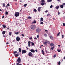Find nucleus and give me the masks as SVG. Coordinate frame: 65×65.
<instances>
[{"label": "nucleus", "mask_w": 65, "mask_h": 65, "mask_svg": "<svg viewBox=\"0 0 65 65\" xmlns=\"http://www.w3.org/2000/svg\"><path fill=\"white\" fill-rule=\"evenodd\" d=\"M44 44L45 45H47V42H43Z\"/></svg>", "instance_id": "aec40b11"}, {"label": "nucleus", "mask_w": 65, "mask_h": 65, "mask_svg": "<svg viewBox=\"0 0 65 65\" xmlns=\"http://www.w3.org/2000/svg\"><path fill=\"white\" fill-rule=\"evenodd\" d=\"M33 53L31 52H30L28 53V55L30 57H32V56H33Z\"/></svg>", "instance_id": "0eeeda50"}, {"label": "nucleus", "mask_w": 65, "mask_h": 65, "mask_svg": "<svg viewBox=\"0 0 65 65\" xmlns=\"http://www.w3.org/2000/svg\"><path fill=\"white\" fill-rule=\"evenodd\" d=\"M36 26L33 24H32L30 26V28L32 30H34L35 28H36Z\"/></svg>", "instance_id": "f257e3e1"}, {"label": "nucleus", "mask_w": 65, "mask_h": 65, "mask_svg": "<svg viewBox=\"0 0 65 65\" xmlns=\"http://www.w3.org/2000/svg\"><path fill=\"white\" fill-rule=\"evenodd\" d=\"M61 50L60 49H58L57 50V51L58 52H61Z\"/></svg>", "instance_id": "c756f323"}, {"label": "nucleus", "mask_w": 65, "mask_h": 65, "mask_svg": "<svg viewBox=\"0 0 65 65\" xmlns=\"http://www.w3.org/2000/svg\"><path fill=\"white\" fill-rule=\"evenodd\" d=\"M12 34V32H10L9 33V35H10L11 34Z\"/></svg>", "instance_id": "5701e85b"}, {"label": "nucleus", "mask_w": 65, "mask_h": 65, "mask_svg": "<svg viewBox=\"0 0 65 65\" xmlns=\"http://www.w3.org/2000/svg\"><path fill=\"white\" fill-rule=\"evenodd\" d=\"M21 35L22 36H23V37H24V36H25V35H24V34H21Z\"/></svg>", "instance_id": "473e14b6"}, {"label": "nucleus", "mask_w": 65, "mask_h": 65, "mask_svg": "<svg viewBox=\"0 0 65 65\" xmlns=\"http://www.w3.org/2000/svg\"><path fill=\"white\" fill-rule=\"evenodd\" d=\"M62 5L63 6H65V3H62Z\"/></svg>", "instance_id": "4c0bfd02"}, {"label": "nucleus", "mask_w": 65, "mask_h": 65, "mask_svg": "<svg viewBox=\"0 0 65 65\" xmlns=\"http://www.w3.org/2000/svg\"><path fill=\"white\" fill-rule=\"evenodd\" d=\"M28 19H32V17H30V16H28Z\"/></svg>", "instance_id": "412c9836"}, {"label": "nucleus", "mask_w": 65, "mask_h": 65, "mask_svg": "<svg viewBox=\"0 0 65 65\" xmlns=\"http://www.w3.org/2000/svg\"><path fill=\"white\" fill-rule=\"evenodd\" d=\"M63 25L64 26H65V23H63Z\"/></svg>", "instance_id": "3c124183"}, {"label": "nucleus", "mask_w": 65, "mask_h": 65, "mask_svg": "<svg viewBox=\"0 0 65 65\" xmlns=\"http://www.w3.org/2000/svg\"><path fill=\"white\" fill-rule=\"evenodd\" d=\"M34 11V12H37V10H36V9H34L33 10Z\"/></svg>", "instance_id": "b1692460"}, {"label": "nucleus", "mask_w": 65, "mask_h": 65, "mask_svg": "<svg viewBox=\"0 0 65 65\" xmlns=\"http://www.w3.org/2000/svg\"><path fill=\"white\" fill-rule=\"evenodd\" d=\"M15 34H16L17 35H18L19 34V32H16L15 33Z\"/></svg>", "instance_id": "c9c22d12"}, {"label": "nucleus", "mask_w": 65, "mask_h": 65, "mask_svg": "<svg viewBox=\"0 0 65 65\" xmlns=\"http://www.w3.org/2000/svg\"><path fill=\"white\" fill-rule=\"evenodd\" d=\"M36 22L35 21V20H34V21L31 23V24H36Z\"/></svg>", "instance_id": "ddd939ff"}, {"label": "nucleus", "mask_w": 65, "mask_h": 65, "mask_svg": "<svg viewBox=\"0 0 65 65\" xmlns=\"http://www.w3.org/2000/svg\"><path fill=\"white\" fill-rule=\"evenodd\" d=\"M60 7L61 8H63V7H64V6H63V5H60Z\"/></svg>", "instance_id": "dca6fc26"}, {"label": "nucleus", "mask_w": 65, "mask_h": 65, "mask_svg": "<svg viewBox=\"0 0 65 65\" xmlns=\"http://www.w3.org/2000/svg\"><path fill=\"white\" fill-rule=\"evenodd\" d=\"M28 46L29 47H30L31 46V42L30 41H29L28 42Z\"/></svg>", "instance_id": "1a4fd4ad"}, {"label": "nucleus", "mask_w": 65, "mask_h": 65, "mask_svg": "<svg viewBox=\"0 0 65 65\" xmlns=\"http://www.w3.org/2000/svg\"><path fill=\"white\" fill-rule=\"evenodd\" d=\"M31 45H32V46H34V43L33 42H31Z\"/></svg>", "instance_id": "393cba45"}, {"label": "nucleus", "mask_w": 65, "mask_h": 65, "mask_svg": "<svg viewBox=\"0 0 65 65\" xmlns=\"http://www.w3.org/2000/svg\"><path fill=\"white\" fill-rule=\"evenodd\" d=\"M26 48H27V50H28V47H26Z\"/></svg>", "instance_id": "0e129e2a"}, {"label": "nucleus", "mask_w": 65, "mask_h": 65, "mask_svg": "<svg viewBox=\"0 0 65 65\" xmlns=\"http://www.w3.org/2000/svg\"><path fill=\"white\" fill-rule=\"evenodd\" d=\"M7 5L8 6H9V3H8V4Z\"/></svg>", "instance_id": "49530a36"}, {"label": "nucleus", "mask_w": 65, "mask_h": 65, "mask_svg": "<svg viewBox=\"0 0 65 65\" xmlns=\"http://www.w3.org/2000/svg\"><path fill=\"white\" fill-rule=\"evenodd\" d=\"M19 52H22V50H21V48H19Z\"/></svg>", "instance_id": "a211bd4d"}, {"label": "nucleus", "mask_w": 65, "mask_h": 65, "mask_svg": "<svg viewBox=\"0 0 65 65\" xmlns=\"http://www.w3.org/2000/svg\"><path fill=\"white\" fill-rule=\"evenodd\" d=\"M61 64V62L60 61H59L58 62V64L59 65H60V64Z\"/></svg>", "instance_id": "58836bf2"}, {"label": "nucleus", "mask_w": 65, "mask_h": 65, "mask_svg": "<svg viewBox=\"0 0 65 65\" xmlns=\"http://www.w3.org/2000/svg\"><path fill=\"white\" fill-rule=\"evenodd\" d=\"M54 47H55V46H53V47H51V48L52 50H54Z\"/></svg>", "instance_id": "c85d7f7f"}, {"label": "nucleus", "mask_w": 65, "mask_h": 65, "mask_svg": "<svg viewBox=\"0 0 65 65\" xmlns=\"http://www.w3.org/2000/svg\"><path fill=\"white\" fill-rule=\"evenodd\" d=\"M17 61L18 63H20L21 62V58L20 57H19L17 59Z\"/></svg>", "instance_id": "7ed1b4c3"}, {"label": "nucleus", "mask_w": 65, "mask_h": 65, "mask_svg": "<svg viewBox=\"0 0 65 65\" xmlns=\"http://www.w3.org/2000/svg\"><path fill=\"white\" fill-rule=\"evenodd\" d=\"M45 12L46 13H47V12H48V10H46L45 11Z\"/></svg>", "instance_id": "603ef678"}, {"label": "nucleus", "mask_w": 65, "mask_h": 65, "mask_svg": "<svg viewBox=\"0 0 65 65\" xmlns=\"http://www.w3.org/2000/svg\"><path fill=\"white\" fill-rule=\"evenodd\" d=\"M42 54L43 55H45V54H44V52H43L42 53Z\"/></svg>", "instance_id": "de8ad7c7"}, {"label": "nucleus", "mask_w": 65, "mask_h": 65, "mask_svg": "<svg viewBox=\"0 0 65 65\" xmlns=\"http://www.w3.org/2000/svg\"><path fill=\"white\" fill-rule=\"evenodd\" d=\"M47 1L48 2H51V1H52L51 0H48Z\"/></svg>", "instance_id": "e433bc0d"}, {"label": "nucleus", "mask_w": 65, "mask_h": 65, "mask_svg": "<svg viewBox=\"0 0 65 65\" xmlns=\"http://www.w3.org/2000/svg\"><path fill=\"white\" fill-rule=\"evenodd\" d=\"M60 32H59V33L57 34V36H59V35H60Z\"/></svg>", "instance_id": "72a5a7b5"}, {"label": "nucleus", "mask_w": 65, "mask_h": 65, "mask_svg": "<svg viewBox=\"0 0 65 65\" xmlns=\"http://www.w3.org/2000/svg\"><path fill=\"white\" fill-rule=\"evenodd\" d=\"M16 65H22V64H19V63H17Z\"/></svg>", "instance_id": "a878e982"}, {"label": "nucleus", "mask_w": 65, "mask_h": 65, "mask_svg": "<svg viewBox=\"0 0 65 65\" xmlns=\"http://www.w3.org/2000/svg\"><path fill=\"white\" fill-rule=\"evenodd\" d=\"M44 36H47V34H45Z\"/></svg>", "instance_id": "c03bdc74"}, {"label": "nucleus", "mask_w": 65, "mask_h": 65, "mask_svg": "<svg viewBox=\"0 0 65 65\" xmlns=\"http://www.w3.org/2000/svg\"><path fill=\"white\" fill-rule=\"evenodd\" d=\"M35 51H36V52H38V51L37 50H35Z\"/></svg>", "instance_id": "13d9d810"}, {"label": "nucleus", "mask_w": 65, "mask_h": 65, "mask_svg": "<svg viewBox=\"0 0 65 65\" xmlns=\"http://www.w3.org/2000/svg\"><path fill=\"white\" fill-rule=\"evenodd\" d=\"M37 38H38L39 37V36L38 35H37Z\"/></svg>", "instance_id": "4d7b16f0"}, {"label": "nucleus", "mask_w": 65, "mask_h": 65, "mask_svg": "<svg viewBox=\"0 0 65 65\" xmlns=\"http://www.w3.org/2000/svg\"><path fill=\"white\" fill-rule=\"evenodd\" d=\"M41 1L42 2H45V1L44 0H42Z\"/></svg>", "instance_id": "ea45409f"}, {"label": "nucleus", "mask_w": 65, "mask_h": 65, "mask_svg": "<svg viewBox=\"0 0 65 65\" xmlns=\"http://www.w3.org/2000/svg\"><path fill=\"white\" fill-rule=\"evenodd\" d=\"M59 14H60V13H59V12H58V15H59Z\"/></svg>", "instance_id": "e2e57ef3"}, {"label": "nucleus", "mask_w": 65, "mask_h": 65, "mask_svg": "<svg viewBox=\"0 0 65 65\" xmlns=\"http://www.w3.org/2000/svg\"><path fill=\"white\" fill-rule=\"evenodd\" d=\"M3 7H5V3H3Z\"/></svg>", "instance_id": "7c9ffc66"}, {"label": "nucleus", "mask_w": 65, "mask_h": 65, "mask_svg": "<svg viewBox=\"0 0 65 65\" xmlns=\"http://www.w3.org/2000/svg\"><path fill=\"white\" fill-rule=\"evenodd\" d=\"M27 53V51L25 50H22V54H26Z\"/></svg>", "instance_id": "423d86ee"}, {"label": "nucleus", "mask_w": 65, "mask_h": 65, "mask_svg": "<svg viewBox=\"0 0 65 65\" xmlns=\"http://www.w3.org/2000/svg\"><path fill=\"white\" fill-rule=\"evenodd\" d=\"M29 39L31 40V39H32V37H31L29 38Z\"/></svg>", "instance_id": "8fccbe9b"}, {"label": "nucleus", "mask_w": 65, "mask_h": 65, "mask_svg": "<svg viewBox=\"0 0 65 65\" xmlns=\"http://www.w3.org/2000/svg\"><path fill=\"white\" fill-rule=\"evenodd\" d=\"M45 32H48V31L47 30H45Z\"/></svg>", "instance_id": "052dcab7"}, {"label": "nucleus", "mask_w": 65, "mask_h": 65, "mask_svg": "<svg viewBox=\"0 0 65 65\" xmlns=\"http://www.w3.org/2000/svg\"><path fill=\"white\" fill-rule=\"evenodd\" d=\"M7 30H9V28H7Z\"/></svg>", "instance_id": "69168bd1"}, {"label": "nucleus", "mask_w": 65, "mask_h": 65, "mask_svg": "<svg viewBox=\"0 0 65 65\" xmlns=\"http://www.w3.org/2000/svg\"><path fill=\"white\" fill-rule=\"evenodd\" d=\"M3 37H5V35H4L3 36Z\"/></svg>", "instance_id": "338daca9"}, {"label": "nucleus", "mask_w": 65, "mask_h": 65, "mask_svg": "<svg viewBox=\"0 0 65 65\" xmlns=\"http://www.w3.org/2000/svg\"><path fill=\"white\" fill-rule=\"evenodd\" d=\"M56 57V54H55L53 56V57H54V58H55V57Z\"/></svg>", "instance_id": "a19ab883"}, {"label": "nucleus", "mask_w": 65, "mask_h": 65, "mask_svg": "<svg viewBox=\"0 0 65 65\" xmlns=\"http://www.w3.org/2000/svg\"><path fill=\"white\" fill-rule=\"evenodd\" d=\"M6 44H9V43L8 42H7L6 43Z\"/></svg>", "instance_id": "6e6d98bb"}, {"label": "nucleus", "mask_w": 65, "mask_h": 65, "mask_svg": "<svg viewBox=\"0 0 65 65\" xmlns=\"http://www.w3.org/2000/svg\"><path fill=\"white\" fill-rule=\"evenodd\" d=\"M30 51L32 53H35V50L34 49H31Z\"/></svg>", "instance_id": "9d476101"}, {"label": "nucleus", "mask_w": 65, "mask_h": 65, "mask_svg": "<svg viewBox=\"0 0 65 65\" xmlns=\"http://www.w3.org/2000/svg\"><path fill=\"white\" fill-rule=\"evenodd\" d=\"M27 4H25L23 6H24V7H26V6H27Z\"/></svg>", "instance_id": "cd10ccee"}, {"label": "nucleus", "mask_w": 65, "mask_h": 65, "mask_svg": "<svg viewBox=\"0 0 65 65\" xmlns=\"http://www.w3.org/2000/svg\"><path fill=\"white\" fill-rule=\"evenodd\" d=\"M43 18H40V22H43Z\"/></svg>", "instance_id": "4468645a"}, {"label": "nucleus", "mask_w": 65, "mask_h": 65, "mask_svg": "<svg viewBox=\"0 0 65 65\" xmlns=\"http://www.w3.org/2000/svg\"><path fill=\"white\" fill-rule=\"evenodd\" d=\"M20 40V37L19 36H17L16 37V40L17 41L19 42Z\"/></svg>", "instance_id": "39448f33"}, {"label": "nucleus", "mask_w": 65, "mask_h": 65, "mask_svg": "<svg viewBox=\"0 0 65 65\" xmlns=\"http://www.w3.org/2000/svg\"><path fill=\"white\" fill-rule=\"evenodd\" d=\"M16 53H17V51H14V53L13 54L14 55H15V54H16Z\"/></svg>", "instance_id": "bb28decb"}, {"label": "nucleus", "mask_w": 65, "mask_h": 65, "mask_svg": "<svg viewBox=\"0 0 65 65\" xmlns=\"http://www.w3.org/2000/svg\"><path fill=\"white\" fill-rule=\"evenodd\" d=\"M52 7H53V5H51L50 6V8H51Z\"/></svg>", "instance_id": "37998d69"}, {"label": "nucleus", "mask_w": 65, "mask_h": 65, "mask_svg": "<svg viewBox=\"0 0 65 65\" xmlns=\"http://www.w3.org/2000/svg\"><path fill=\"white\" fill-rule=\"evenodd\" d=\"M62 38H64V35H62Z\"/></svg>", "instance_id": "09e8293b"}, {"label": "nucleus", "mask_w": 65, "mask_h": 65, "mask_svg": "<svg viewBox=\"0 0 65 65\" xmlns=\"http://www.w3.org/2000/svg\"><path fill=\"white\" fill-rule=\"evenodd\" d=\"M5 33H6V31H3L2 32V34L3 35L5 34Z\"/></svg>", "instance_id": "2eb2a0df"}, {"label": "nucleus", "mask_w": 65, "mask_h": 65, "mask_svg": "<svg viewBox=\"0 0 65 65\" xmlns=\"http://www.w3.org/2000/svg\"><path fill=\"white\" fill-rule=\"evenodd\" d=\"M34 39H36H36H37V38L35 37L34 38Z\"/></svg>", "instance_id": "5fc2aeb1"}, {"label": "nucleus", "mask_w": 65, "mask_h": 65, "mask_svg": "<svg viewBox=\"0 0 65 65\" xmlns=\"http://www.w3.org/2000/svg\"><path fill=\"white\" fill-rule=\"evenodd\" d=\"M37 29H36V31L37 33H39V32H40V31H41V29H39V27H38Z\"/></svg>", "instance_id": "f03ea898"}, {"label": "nucleus", "mask_w": 65, "mask_h": 65, "mask_svg": "<svg viewBox=\"0 0 65 65\" xmlns=\"http://www.w3.org/2000/svg\"><path fill=\"white\" fill-rule=\"evenodd\" d=\"M44 5V3L43 2H42L41 3V5Z\"/></svg>", "instance_id": "6ab92c4d"}, {"label": "nucleus", "mask_w": 65, "mask_h": 65, "mask_svg": "<svg viewBox=\"0 0 65 65\" xmlns=\"http://www.w3.org/2000/svg\"><path fill=\"white\" fill-rule=\"evenodd\" d=\"M2 26H3V28H6V26L4 25H3Z\"/></svg>", "instance_id": "4be33fe9"}, {"label": "nucleus", "mask_w": 65, "mask_h": 65, "mask_svg": "<svg viewBox=\"0 0 65 65\" xmlns=\"http://www.w3.org/2000/svg\"><path fill=\"white\" fill-rule=\"evenodd\" d=\"M4 18V15L2 17V19H3V18Z\"/></svg>", "instance_id": "864d4df0"}, {"label": "nucleus", "mask_w": 65, "mask_h": 65, "mask_svg": "<svg viewBox=\"0 0 65 65\" xmlns=\"http://www.w3.org/2000/svg\"><path fill=\"white\" fill-rule=\"evenodd\" d=\"M14 1H15L17 2L18 1L17 0H14Z\"/></svg>", "instance_id": "774afa93"}, {"label": "nucleus", "mask_w": 65, "mask_h": 65, "mask_svg": "<svg viewBox=\"0 0 65 65\" xmlns=\"http://www.w3.org/2000/svg\"><path fill=\"white\" fill-rule=\"evenodd\" d=\"M50 15H50V14H47V17H48V16H50Z\"/></svg>", "instance_id": "79ce46f5"}, {"label": "nucleus", "mask_w": 65, "mask_h": 65, "mask_svg": "<svg viewBox=\"0 0 65 65\" xmlns=\"http://www.w3.org/2000/svg\"><path fill=\"white\" fill-rule=\"evenodd\" d=\"M60 7V5H59L58 6H57L55 7V8H56V9H59V8Z\"/></svg>", "instance_id": "9b49d317"}, {"label": "nucleus", "mask_w": 65, "mask_h": 65, "mask_svg": "<svg viewBox=\"0 0 65 65\" xmlns=\"http://www.w3.org/2000/svg\"><path fill=\"white\" fill-rule=\"evenodd\" d=\"M19 15H20V13H19V12H15V17H17L19 16Z\"/></svg>", "instance_id": "20e7f679"}, {"label": "nucleus", "mask_w": 65, "mask_h": 65, "mask_svg": "<svg viewBox=\"0 0 65 65\" xmlns=\"http://www.w3.org/2000/svg\"><path fill=\"white\" fill-rule=\"evenodd\" d=\"M50 39H51L52 40H53V37H52V36H50Z\"/></svg>", "instance_id": "f3484780"}, {"label": "nucleus", "mask_w": 65, "mask_h": 65, "mask_svg": "<svg viewBox=\"0 0 65 65\" xmlns=\"http://www.w3.org/2000/svg\"><path fill=\"white\" fill-rule=\"evenodd\" d=\"M42 8V7H38V11H39V12H40V11H41V8Z\"/></svg>", "instance_id": "6e6552de"}, {"label": "nucleus", "mask_w": 65, "mask_h": 65, "mask_svg": "<svg viewBox=\"0 0 65 65\" xmlns=\"http://www.w3.org/2000/svg\"><path fill=\"white\" fill-rule=\"evenodd\" d=\"M6 14L7 15L8 14V13L7 12H5Z\"/></svg>", "instance_id": "2f4dec72"}, {"label": "nucleus", "mask_w": 65, "mask_h": 65, "mask_svg": "<svg viewBox=\"0 0 65 65\" xmlns=\"http://www.w3.org/2000/svg\"><path fill=\"white\" fill-rule=\"evenodd\" d=\"M51 46H55L54 45V44L53 43H51L50 44Z\"/></svg>", "instance_id": "f8f14e48"}, {"label": "nucleus", "mask_w": 65, "mask_h": 65, "mask_svg": "<svg viewBox=\"0 0 65 65\" xmlns=\"http://www.w3.org/2000/svg\"><path fill=\"white\" fill-rule=\"evenodd\" d=\"M15 57H18V54H15Z\"/></svg>", "instance_id": "f704fd0d"}, {"label": "nucleus", "mask_w": 65, "mask_h": 65, "mask_svg": "<svg viewBox=\"0 0 65 65\" xmlns=\"http://www.w3.org/2000/svg\"><path fill=\"white\" fill-rule=\"evenodd\" d=\"M63 59H64V60H65V56H64L63 58Z\"/></svg>", "instance_id": "680f3d73"}, {"label": "nucleus", "mask_w": 65, "mask_h": 65, "mask_svg": "<svg viewBox=\"0 0 65 65\" xmlns=\"http://www.w3.org/2000/svg\"><path fill=\"white\" fill-rule=\"evenodd\" d=\"M8 7V6L7 5L5 6L6 7V8H7Z\"/></svg>", "instance_id": "bf43d9fd"}, {"label": "nucleus", "mask_w": 65, "mask_h": 65, "mask_svg": "<svg viewBox=\"0 0 65 65\" xmlns=\"http://www.w3.org/2000/svg\"><path fill=\"white\" fill-rule=\"evenodd\" d=\"M40 24H43V22H41V23H40Z\"/></svg>", "instance_id": "a18cd8bd"}]
</instances>
